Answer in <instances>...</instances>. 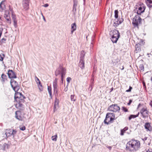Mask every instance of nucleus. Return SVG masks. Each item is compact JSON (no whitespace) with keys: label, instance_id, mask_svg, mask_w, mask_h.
Wrapping results in <instances>:
<instances>
[{"label":"nucleus","instance_id":"1","mask_svg":"<svg viewBox=\"0 0 152 152\" xmlns=\"http://www.w3.org/2000/svg\"><path fill=\"white\" fill-rule=\"evenodd\" d=\"M140 147V143L139 141L132 140L127 143L126 148L127 151L132 152L138 150Z\"/></svg>","mask_w":152,"mask_h":152},{"label":"nucleus","instance_id":"59","mask_svg":"<svg viewBox=\"0 0 152 152\" xmlns=\"http://www.w3.org/2000/svg\"><path fill=\"white\" fill-rule=\"evenodd\" d=\"M138 45V44H137L136 45V47Z\"/></svg>","mask_w":152,"mask_h":152},{"label":"nucleus","instance_id":"21","mask_svg":"<svg viewBox=\"0 0 152 152\" xmlns=\"http://www.w3.org/2000/svg\"><path fill=\"white\" fill-rule=\"evenodd\" d=\"M9 147V145L5 143L1 146V148L4 150L6 151L8 149Z\"/></svg>","mask_w":152,"mask_h":152},{"label":"nucleus","instance_id":"9","mask_svg":"<svg viewBox=\"0 0 152 152\" xmlns=\"http://www.w3.org/2000/svg\"><path fill=\"white\" fill-rule=\"evenodd\" d=\"M108 109L110 111L116 112L120 110V108L117 105L114 104L110 106Z\"/></svg>","mask_w":152,"mask_h":152},{"label":"nucleus","instance_id":"23","mask_svg":"<svg viewBox=\"0 0 152 152\" xmlns=\"http://www.w3.org/2000/svg\"><path fill=\"white\" fill-rule=\"evenodd\" d=\"M119 38V37L111 36V40L113 43H115Z\"/></svg>","mask_w":152,"mask_h":152},{"label":"nucleus","instance_id":"24","mask_svg":"<svg viewBox=\"0 0 152 152\" xmlns=\"http://www.w3.org/2000/svg\"><path fill=\"white\" fill-rule=\"evenodd\" d=\"M26 97L24 96H23V98H19V99H17L15 101L17 102V103H23L24 102V99Z\"/></svg>","mask_w":152,"mask_h":152},{"label":"nucleus","instance_id":"40","mask_svg":"<svg viewBox=\"0 0 152 152\" xmlns=\"http://www.w3.org/2000/svg\"><path fill=\"white\" fill-rule=\"evenodd\" d=\"M122 109L123 111L125 112H127L128 111L127 109L125 107H122Z\"/></svg>","mask_w":152,"mask_h":152},{"label":"nucleus","instance_id":"38","mask_svg":"<svg viewBox=\"0 0 152 152\" xmlns=\"http://www.w3.org/2000/svg\"><path fill=\"white\" fill-rule=\"evenodd\" d=\"M57 137V135L52 136L51 137L52 140L53 141H56V140Z\"/></svg>","mask_w":152,"mask_h":152},{"label":"nucleus","instance_id":"60","mask_svg":"<svg viewBox=\"0 0 152 152\" xmlns=\"http://www.w3.org/2000/svg\"><path fill=\"white\" fill-rule=\"evenodd\" d=\"M146 139H147V138H145V140H146Z\"/></svg>","mask_w":152,"mask_h":152},{"label":"nucleus","instance_id":"62","mask_svg":"<svg viewBox=\"0 0 152 152\" xmlns=\"http://www.w3.org/2000/svg\"><path fill=\"white\" fill-rule=\"evenodd\" d=\"M151 81H152V78H151Z\"/></svg>","mask_w":152,"mask_h":152},{"label":"nucleus","instance_id":"7","mask_svg":"<svg viewBox=\"0 0 152 152\" xmlns=\"http://www.w3.org/2000/svg\"><path fill=\"white\" fill-rule=\"evenodd\" d=\"M141 22V19L137 15L135 16L133 20L132 23L134 26H137L140 24Z\"/></svg>","mask_w":152,"mask_h":152},{"label":"nucleus","instance_id":"5","mask_svg":"<svg viewBox=\"0 0 152 152\" xmlns=\"http://www.w3.org/2000/svg\"><path fill=\"white\" fill-rule=\"evenodd\" d=\"M17 133L16 130L12 129H6L5 134L7 137L12 136L14 138Z\"/></svg>","mask_w":152,"mask_h":152},{"label":"nucleus","instance_id":"58","mask_svg":"<svg viewBox=\"0 0 152 152\" xmlns=\"http://www.w3.org/2000/svg\"><path fill=\"white\" fill-rule=\"evenodd\" d=\"M108 148H110V149H111V147H109Z\"/></svg>","mask_w":152,"mask_h":152},{"label":"nucleus","instance_id":"61","mask_svg":"<svg viewBox=\"0 0 152 152\" xmlns=\"http://www.w3.org/2000/svg\"><path fill=\"white\" fill-rule=\"evenodd\" d=\"M113 90V88H112V89H111V90Z\"/></svg>","mask_w":152,"mask_h":152},{"label":"nucleus","instance_id":"13","mask_svg":"<svg viewBox=\"0 0 152 152\" xmlns=\"http://www.w3.org/2000/svg\"><path fill=\"white\" fill-rule=\"evenodd\" d=\"M21 112L20 111H17L15 113V117L17 119L22 121V117L21 116Z\"/></svg>","mask_w":152,"mask_h":152},{"label":"nucleus","instance_id":"32","mask_svg":"<svg viewBox=\"0 0 152 152\" xmlns=\"http://www.w3.org/2000/svg\"><path fill=\"white\" fill-rule=\"evenodd\" d=\"M77 5V2L76 1H74L73 10L75 11L76 10V6Z\"/></svg>","mask_w":152,"mask_h":152},{"label":"nucleus","instance_id":"45","mask_svg":"<svg viewBox=\"0 0 152 152\" xmlns=\"http://www.w3.org/2000/svg\"><path fill=\"white\" fill-rule=\"evenodd\" d=\"M35 80H36L37 83H38L37 82H39V81H40V80H39V78H37V77H35Z\"/></svg>","mask_w":152,"mask_h":152},{"label":"nucleus","instance_id":"43","mask_svg":"<svg viewBox=\"0 0 152 152\" xmlns=\"http://www.w3.org/2000/svg\"><path fill=\"white\" fill-rule=\"evenodd\" d=\"M125 131V130L124 129L122 130H121V135H123L124 134V132Z\"/></svg>","mask_w":152,"mask_h":152},{"label":"nucleus","instance_id":"3","mask_svg":"<svg viewBox=\"0 0 152 152\" xmlns=\"http://www.w3.org/2000/svg\"><path fill=\"white\" fill-rule=\"evenodd\" d=\"M145 9V7L144 4L140 3L136 5L135 10L137 13L140 15L144 12Z\"/></svg>","mask_w":152,"mask_h":152},{"label":"nucleus","instance_id":"44","mask_svg":"<svg viewBox=\"0 0 152 152\" xmlns=\"http://www.w3.org/2000/svg\"><path fill=\"white\" fill-rule=\"evenodd\" d=\"M140 68L141 70H142V71H143L144 68V66L143 65H140Z\"/></svg>","mask_w":152,"mask_h":152},{"label":"nucleus","instance_id":"36","mask_svg":"<svg viewBox=\"0 0 152 152\" xmlns=\"http://www.w3.org/2000/svg\"><path fill=\"white\" fill-rule=\"evenodd\" d=\"M71 98L72 101H75L76 100L75 97L74 95H71Z\"/></svg>","mask_w":152,"mask_h":152},{"label":"nucleus","instance_id":"29","mask_svg":"<svg viewBox=\"0 0 152 152\" xmlns=\"http://www.w3.org/2000/svg\"><path fill=\"white\" fill-rule=\"evenodd\" d=\"M48 90L50 95V96L51 98H52L51 87L50 86H48Z\"/></svg>","mask_w":152,"mask_h":152},{"label":"nucleus","instance_id":"54","mask_svg":"<svg viewBox=\"0 0 152 152\" xmlns=\"http://www.w3.org/2000/svg\"><path fill=\"white\" fill-rule=\"evenodd\" d=\"M131 91V90L129 89V90H126V92H129L130 91Z\"/></svg>","mask_w":152,"mask_h":152},{"label":"nucleus","instance_id":"46","mask_svg":"<svg viewBox=\"0 0 152 152\" xmlns=\"http://www.w3.org/2000/svg\"><path fill=\"white\" fill-rule=\"evenodd\" d=\"M0 152H7V151L4 150L0 148Z\"/></svg>","mask_w":152,"mask_h":152},{"label":"nucleus","instance_id":"25","mask_svg":"<svg viewBox=\"0 0 152 152\" xmlns=\"http://www.w3.org/2000/svg\"><path fill=\"white\" fill-rule=\"evenodd\" d=\"M37 85L38 88L40 90V91H43V88H42V85L40 81L39 82H37Z\"/></svg>","mask_w":152,"mask_h":152},{"label":"nucleus","instance_id":"28","mask_svg":"<svg viewBox=\"0 0 152 152\" xmlns=\"http://www.w3.org/2000/svg\"><path fill=\"white\" fill-rule=\"evenodd\" d=\"M85 53L84 51H82L80 52L79 54V56L80 59L83 60V58L85 55Z\"/></svg>","mask_w":152,"mask_h":152},{"label":"nucleus","instance_id":"56","mask_svg":"<svg viewBox=\"0 0 152 152\" xmlns=\"http://www.w3.org/2000/svg\"><path fill=\"white\" fill-rule=\"evenodd\" d=\"M66 87H65V88L64 90V91L65 92L66 91Z\"/></svg>","mask_w":152,"mask_h":152},{"label":"nucleus","instance_id":"50","mask_svg":"<svg viewBox=\"0 0 152 152\" xmlns=\"http://www.w3.org/2000/svg\"><path fill=\"white\" fill-rule=\"evenodd\" d=\"M71 79L70 77L67 78V81L68 82H69V81L71 80Z\"/></svg>","mask_w":152,"mask_h":152},{"label":"nucleus","instance_id":"39","mask_svg":"<svg viewBox=\"0 0 152 152\" xmlns=\"http://www.w3.org/2000/svg\"><path fill=\"white\" fill-rule=\"evenodd\" d=\"M14 22V25L15 27H16L17 24V20H13Z\"/></svg>","mask_w":152,"mask_h":152},{"label":"nucleus","instance_id":"35","mask_svg":"<svg viewBox=\"0 0 152 152\" xmlns=\"http://www.w3.org/2000/svg\"><path fill=\"white\" fill-rule=\"evenodd\" d=\"M5 55L3 54H0V61H2L3 60L4 58V57Z\"/></svg>","mask_w":152,"mask_h":152},{"label":"nucleus","instance_id":"27","mask_svg":"<svg viewBox=\"0 0 152 152\" xmlns=\"http://www.w3.org/2000/svg\"><path fill=\"white\" fill-rule=\"evenodd\" d=\"M146 3L149 7H152V1L151 0H147Z\"/></svg>","mask_w":152,"mask_h":152},{"label":"nucleus","instance_id":"17","mask_svg":"<svg viewBox=\"0 0 152 152\" xmlns=\"http://www.w3.org/2000/svg\"><path fill=\"white\" fill-rule=\"evenodd\" d=\"M145 127L147 131H151L152 130V127L149 123H146L145 124Z\"/></svg>","mask_w":152,"mask_h":152},{"label":"nucleus","instance_id":"2","mask_svg":"<svg viewBox=\"0 0 152 152\" xmlns=\"http://www.w3.org/2000/svg\"><path fill=\"white\" fill-rule=\"evenodd\" d=\"M115 115L114 114L112 113H107L105 118L104 120V123L107 124L111 123L115 119Z\"/></svg>","mask_w":152,"mask_h":152},{"label":"nucleus","instance_id":"10","mask_svg":"<svg viewBox=\"0 0 152 152\" xmlns=\"http://www.w3.org/2000/svg\"><path fill=\"white\" fill-rule=\"evenodd\" d=\"M57 79L56 78L53 82L54 93L55 95L57 94L58 90V86L57 85Z\"/></svg>","mask_w":152,"mask_h":152},{"label":"nucleus","instance_id":"4","mask_svg":"<svg viewBox=\"0 0 152 152\" xmlns=\"http://www.w3.org/2000/svg\"><path fill=\"white\" fill-rule=\"evenodd\" d=\"M66 73V69L61 67L57 69L55 72V74L56 76H57L59 75H61V81L62 83L63 82V79L65 77Z\"/></svg>","mask_w":152,"mask_h":152},{"label":"nucleus","instance_id":"63","mask_svg":"<svg viewBox=\"0 0 152 152\" xmlns=\"http://www.w3.org/2000/svg\"><path fill=\"white\" fill-rule=\"evenodd\" d=\"M1 18L0 17V19Z\"/></svg>","mask_w":152,"mask_h":152},{"label":"nucleus","instance_id":"11","mask_svg":"<svg viewBox=\"0 0 152 152\" xmlns=\"http://www.w3.org/2000/svg\"><path fill=\"white\" fill-rule=\"evenodd\" d=\"M7 74L10 78H15L17 77L15 73L12 70L9 69L8 71Z\"/></svg>","mask_w":152,"mask_h":152},{"label":"nucleus","instance_id":"18","mask_svg":"<svg viewBox=\"0 0 152 152\" xmlns=\"http://www.w3.org/2000/svg\"><path fill=\"white\" fill-rule=\"evenodd\" d=\"M79 66L81 69H83L84 68V62L83 60L80 59Z\"/></svg>","mask_w":152,"mask_h":152},{"label":"nucleus","instance_id":"48","mask_svg":"<svg viewBox=\"0 0 152 152\" xmlns=\"http://www.w3.org/2000/svg\"><path fill=\"white\" fill-rule=\"evenodd\" d=\"M6 39L4 38H3L1 39V42H4L6 41Z\"/></svg>","mask_w":152,"mask_h":152},{"label":"nucleus","instance_id":"6","mask_svg":"<svg viewBox=\"0 0 152 152\" xmlns=\"http://www.w3.org/2000/svg\"><path fill=\"white\" fill-rule=\"evenodd\" d=\"M10 84L13 90L15 92L18 91L19 89V86L18 83L14 80L11 79Z\"/></svg>","mask_w":152,"mask_h":152},{"label":"nucleus","instance_id":"30","mask_svg":"<svg viewBox=\"0 0 152 152\" xmlns=\"http://www.w3.org/2000/svg\"><path fill=\"white\" fill-rule=\"evenodd\" d=\"M1 78H2L1 80L3 82H4L7 79V76L4 74H2L1 75Z\"/></svg>","mask_w":152,"mask_h":152},{"label":"nucleus","instance_id":"34","mask_svg":"<svg viewBox=\"0 0 152 152\" xmlns=\"http://www.w3.org/2000/svg\"><path fill=\"white\" fill-rule=\"evenodd\" d=\"M118 12L117 10H115V19L118 18Z\"/></svg>","mask_w":152,"mask_h":152},{"label":"nucleus","instance_id":"42","mask_svg":"<svg viewBox=\"0 0 152 152\" xmlns=\"http://www.w3.org/2000/svg\"><path fill=\"white\" fill-rule=\"evenodd\" d=\"M6 20L9 22V23H11V19L10 18V17H9L8 18H5Z\"/></svg>","mask_w":152,"mask_h":152},{"label":"nucleus","instance_id":"15","mask_svg":"<svg viewBox=\"0 0 152 152\" xmlns=\"http://www.w3.org/2000/svg\"><path fill=\"white\" fill-rule=\"evenodd\" d=\"M111 36H115L116 37H120V34L118 31V30H115L111 31L110 33Z\"/></svg>","mask_w":152,"mask_h":152},{"label":"nucleus","instance_id":"12","mask_svg":"<svg viewBox=\"0 0 152 152\" xmlns=\"http://www.w3.org/2000/svg\"><path fill=\"white\" fill-rule=\"evenodd\" d=\"M123 21L122 18H119L115 19L113 21L114 26H117L119 24H121Z\"/></svg>","mask_w":152,"mask_h":152},{"label":"nucleus","instance_id":"51","mask_svg":"<svg viewBox=\"0 0 152 152\" xmlns=\"http://www.w3.org/2000/svg\"><path fill=\"white\" fill-rule=\"evenodd\" d=\"M48 6L49 5L48 4H46L43 6L45 7H48Z\"/></svg>","mask_w":152,"mask_h":152},{"label":"nucleus","instance_id":"41","mask_svg":"<svg viewBox=\"0 0 152 152\" xmlns=\"http://www.w3.org/2000/svg\"><path fill=\"white\" fill-rule=\"evenodd\" d=\"M20 129L22 131L26 129V127L24 126H23L22 127H20Z\"/></svg>","mask_w":152,"mask_h":152},{"label":"nucleus","instance_id":"52","mask_svg":"<svg viewBox=\"0 0 152 152\" xmlns=\"http://www.w3.org/2000/svg\"><path fill=\"white\" fill-rule=\"evenodd\" d=\"M29 0H23V2H29Z\"/></svg>","mask_w":152,"mask_h":152},{"label":"nucleus","instance_id":"20","mask_svg":"<svg viewBox=\"0 0 152 152\" xmlns=\"http://www.w3.org/2000/svg\"><path fill=\"white\" fill-rule=\"evenodd\" d=\"M23 103H19L16 104V107L19 108L21 110H23L24 109V105L22 104Z\"/></svg>","mask_w":152,"mask_h":152},{"label":"nucleus","instance_id":"19","mask_svg":"<svg viewBox=\"0 0 152 152\" xmlns=\"http://www.w3.org/2000/svg\"><path fill=\"white\" fill-rule=\"evenodd\" d=\"M77 26L76 23H74L71 25V34H72L74 31L76 29Z\"/></svg>","mask_w":152,"mask_h":152},{"label":"nucleus","instance_id":"8","mask_svg":"<svg viewBox=\"0 0 152 152\" xmlns=\"http://www.w3.org/2000/svg\"><path fill=\"white\" fill-rule=\"evenodd\" d=\"M140 113L143 118H145L148 116L149 112L147 110V108L146 107L142 108L141 109Z\"/></svg>","mask_w":152,"mask_h":152},{"label":"nucleus","instance_id":"31","mask_svg":"<svg viewBox=\"0 0 152 152\" xmlns=\"http://www.w3.org/2000/svg\"><path fill=\"white\" fill-rule=\"evenodd\" d=\"M139 113H138L136 115H131L129 117V119L130 120L132 119L135 118L139 116Z\"/></svg>","mask_w":152,"mask_h":152},{"label":"nucleus","instance_id":"47","mask_svg":"<svg viewBox=\"0 0 152 152\" xmlns=\"http://www.w3.org/2000/svg\"><path fill=\"white\" fill-rule=\"evenodd\" d=\"M12 18L13 20H16L15 16L14 15H12Z\"/></svg>","mask_w":152,"mask_h":152},{"label":"nucleus","instance_id":"57","mask_svg":"<svg viewBox=\"0 0 152 152\" xmlns=\"http://www.w3.org/2000/svg\"><path fill=\"white\" fill-rule=\"evenodd\" d=\"M132 87H131L130 86L129 87V89L130 90H131V89H132Z\"/></svg>","mask_w":152,"mask_h":152},{"label":"nucleus","instance_id":"53","mask_svg":"<svg viewBox=\"0 0 152 152\" xmlns=\"http://www.w3.org/2000/svg\"><path fill=\"white\" fill-rule=\"evenodd\" d=\"M42 17H43V20H44L45 22H46V20L45 19V17H44V16L43 15H42Z\"/></svg>","mask_w":152,"mask_h":152},{"label":"nucleus","instance_id":"55","mask_svg":"<svg viewBox=\"0 0 152 152\" xmlns=\"http://www.w3.org/2000/svg\"><path fill=\"white\" fill-rule=\"evenodd\" d=\"M147 152H152V151H150V150H148L147 151Z\"/></svg>","mask_w":152,"mask_h":152},{"label":"nucleus","instance_id":"49","mask_svg":"<svg viewBox=\"0 0 152 152\" xmlns=\"http://www.w3.org/2000/svg\"><path fill=\"white\" fill-rule=\"evenodd\" d=\"M132 102V100H131V99L129 100V103H128V105H130Z\"/></svg>","mask_w":152,"mask_h":152},{"label":"nucleus","instance_id":"26","mask_svg":"<svg viewBox=\"0 0 152 152\" xmlns=\"http://www.w3.org/2000/svg\"><path fill=\"white\" fill-rule=\"evenodd\" d=\"M0 8L2 10H4L5 9V6L4 1H2L0 3Z\"/></svg>","mask_w":152,"mask_h":152},{"label":"nucleus","instance_id":"37","mask_svg":"<svg viewBox=\"0 0 152 152\" xmlns=\"http://www.w3.org/2000/svg\"><path fill=\"white\" fill-rule=\"evenodd\" d=\"M118 63V61L116 60H114L112 61V64L113 65H115Z\"/></svg>","mask_w":152,"mask_h":152},{"label":"nucleus","instance_id":"22","mask_svg":"<svg viewBox=\"0 0 152 152\" xmlns=\"http://www.w3.org/2000/svg\"><path fill=\"white\" fill-rule=\"evenodd\" d=\"M29 2H23V6L25 10H27L29 8Z\"/></svg>","mask_w":152,"mask_h":152},{"label":"nucleus","instance_id":"14","mask_svg":"<svg viewBox=\"0 0 152 152\" xmlns=\"http://www.w3.org/2000/svg\"><path fill=\"white\" fill-rule=\"evenodd\" d=\"M24 96L21 93L17 92H15L14 96L15 100V101L17 99H19V98H23V96Z\"/></svg>","mask_w":152,"mask_h":152},{"label":"nucleus","instance_id":"16","mask_svg":"<svg viewBox=\"0 0 152 152\" xmlns=\"http://www.w3.org/2000/svg\"><path fill=\"white\" fill-rule=\"evenodd\" d=\"M59 103V100L57 98L55 99L54 106V111L55 112L57 110V108L58 107Z\"/></svg>","mask_w":152,"mask_h":152},{"label":"nucleus","instance_id":"33","mask_svg":"<svg viewBox=\"0 0 152 152\" xmlns=\"http://www.w3.org/2000/svg\"><path fill=\"white\" fill-rule=\"evenodd\" d=\"M4 16L5 18H6L10 17V15L8 11H5Z\"/></svg>","mask_w":152,"mask_h":152}]
</instances>
